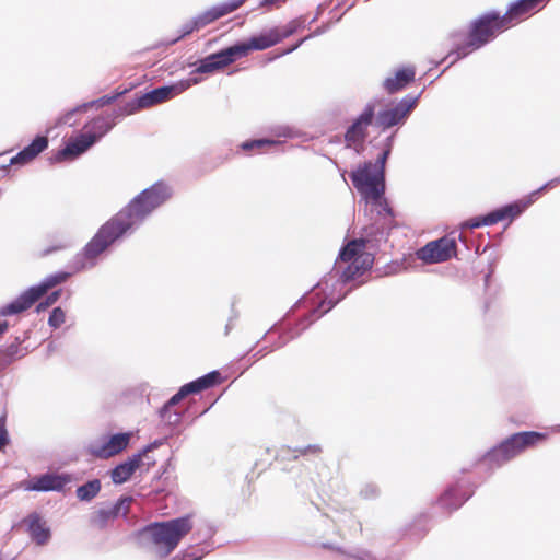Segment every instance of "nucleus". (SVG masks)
I'll return each instance as SVG.
<instances>
[{"instance_id": "f257e3e1", "label": "nucleus", "mask_w": 560, "mask_h": 560, "mask_svg": "<svg viewBox=\"0 0 560 560\" xmlns=\"http://www.w3.org/2000/svg\"><path fill=\"white\" fill-rule=\"evenodd\" d=\"M168 197V189L162 184H155L140 192L98 229L97 233L84 247L85 257L89 259L97 257L128 230L139 225L147 215Z\"/></svg>"}, {"instance_id": "f03ea898", "label": "nucleus", "mask_w": 560, "mask_h": 560, "mask_svg": "<svg viewBox=\"0 0 560 560\" xmlns=\"http://www.w3.org/2000/svg\"><path fill=\"white\" fill-rule=\"evenodd\" d=\"M191 529L189 516L150 524L142 532L144 547L154 557L165 558Z\"/></svg>"}, {"instance_id": "7ed1b4c3", "label": "nucleus", "mask_w": 560, "mask_h": 560, "mask_svg": "<svg viewBox=\"0 0 560 560\" xmlns=\"http://www.w3.org/2000/svg\"><path fill=\"white\" fill-rule=\"evenodd\" d=\"M506 30L508 27L499 13L490 12L481 15L471 23L466 39L457 44L456 59L479 49Z\"/></svg>"}, {"instance_id": "20e7f679", "label": "nucleus", "mask_w": 560, "mask_h": 560, "mask_svg": "<svg viewBox=\"0 0 560 560\" xmlns=\"http://www.w3.org/2000/svg\"><path fill=\"white\" fill-rule=\"evenodd\" d=\"M546 440L547 434L541 432L524 431L514 433L490 450L486 454L485 460L488 462L491 468L500 467L524 451L536 447Z\"/></svg>"}, {"instance_id": "39448f33", "label": "nucleus", "mask_w": 560, "mask_h": 560, "mask_svg": "<svg viewBox=\"0 0 560 560\" xmlns=\"http://www.w3.org/2000/svg\"><path fill=\"white\" fill-rule=\"evenodd\" d=\"M389 152L384 150L376 163L365 162L350 174L353 186L366 200L378 201L384 192V167Z\"/></svg>"}, {"instance_id": "423d86ee", "label": "nucleus", "mask_w": 560, "mask_h": 560, "mask_svg": "<svg viewBox=\"0 0 560 560\" xmlns=\"http://www.w3.org/2000/svg\"><path fill=\"white\" fill-rule=\"evenodd\" d=\"M369 238L348 242L339 253V261L347 266L341 271V280L348 282L362 276L373 266L374 257L366 250Z\"/></svg>"}, {"instance_id": "0eeeda50", "label": "nucleus", "mask_w": 560, "mask_h": 560, "mask_svg": "<svg viewBox=\"0 0 560 560\" xmlns=\"http://www.w3.org/2000/svg\"><path fill=\"white\" fill-rule=\"evenodd\" d=\"M71 277L70 272L59 271L46 277L39 284L25 290L14 301L0 308V316L20 314L31 308L49 290L65 283Z\"/></svg>"}, {"instance_id": "6e6552de", "label": "nucleus", "mask_w": 560, "mask_h": 560, "mask_svg": "<svg viewBox=\"0 0 560 560\" xmlns=\"http://www.w3.org/2000/svg\"><path fill=\"white\" fill-rule=\"evenodd\" d=\"M560 184V176L553 178L539 187L537 190L533 191L528 198V200H520L514 203L504 206L500 209H497L487 215L469 219L464 223V226L469 229L480 228L482 225H492L503 220H513L517 215H520L532 202L539 198V196L546 191L547 189L555 188Z\"/></svg>"}, {"instance_id": "1a4fd4ad", "label": "nucleus", "mask_w": 560, "mask_h": 560, "mask_svg": "<svg viewBox=\"0 0 560 560\" xmlns=\"http://www.w3.org/2000/svg\"><path fill=\"white\" fill-rule=\"evenodd\" d=\"M456 240L451 236H443L439 240L429 242L416 253L417 258L425 264H439L450 260L456 256Z\"/></svg>"}, {"instance_id": "9d476101", "label": "nucleus", "mask_w": 560, "mask_h": 560, "mask_svg": "<svg viewBox=\"0 0 560 560\" xmlns=\"http://www.w3.org/2000/svg\"><path fill=\"white\" fill-rule=\"evenodd\" d=\"M375 118V105L370 103L365 106L359 117L348 127L345 133L347 148L354 149L360 152L363 149L364 141L368 137V128L373 124Z\"/></svg>"}, {"instance_id": "9b49d317", "label": "nucleus", "mask_w": 560, "mask_h": 560, "mask_svg": "<svg viewBox=\"0 0 560 560\" xmlns=\"http://www.w3.org/2000/svg\"><path fill=\"white\" fill-rule=\"evenodd\" d=\"M291 32L280 34L278 28H271L266 33L250 37L247 42L238 43L233 45V49L236 54L237 59L245 57L252 50H265L277 44L283 38L290 36Z\"/></svg>"}, {"instance_id": "f8f14e48", "label": "nucleus", "mask_w": 560, "mask_h": 560, "mask_svg": "<svg viewBox=\"0 0 560 560\" xmlns=\"http://www.w3.org/2000/svg\"><path fill=\"white\" fill-rule=\"evenodd\" d=\"M221 382V374L218 371L210 372L196 381L185 384L164 405L161 409V417L165 418L166 412L172 406L178 404L189 394H197L205 389L211 388Z\"/></svg>"}, {"instance_id": "ddd939ff", "label": "nucleus", "mask_w": 560, "mask_h": 560, "mask_svg": "<svg viewBox=\"0 0 560 560\" xmlns=\"http://www.w3.org/2000/svg\"><path fill=\"white\" fill-rule=\"evenodd\" d=\"M131 439V433H117L108 439H105L103 442H94L89 446V452L91 455L97 458L107 459L113 457L124 450L127 448Z\"/></svg>"}, {"instance_id": "4468645a", "label": "nucleus", "mask_w": 560, "mask_h": 560, "mask_svg": "<svg viewBox=\"0 0 560 560\" xmlns=\"http://www.w3.org/2000/svg\"><path fill=\"white\" fill-rule=\"evenodd\" d=\"M237 10V4H232L231 1L214 5L205 12L197 15L189 23L185 25L184 35L190 34L194 31H199L212 22L234 12Z\"/></svg>"}, {"instance_id": "2eb2a0df", "label": "nucleus", "mask_w": 560, "mask_h": 560, "mask_svg": "<svg viewBox=\"0 0 560 560\" xmlns=\"http://www.w3.org/2000/svg\"><path fill=\"white\" fill-rule=\"evenodd\" d=\"M417 104V98H404L392 108L380 112L376 116V125L388 129L404 121Z\"/></svg>"}, {"instance_id": "dca6fc26", "label": "nucleus", "mask_w": 560, "mask_h": 560, "mask_svg": "<svg viewBox=\"0 0 560 560\" xmlns=\"http://www.w3.org/2000/svg\"><path fill=\"white\" fill-rule=\"evenodd\" d=\"M546 0H518L513 3L504 15H501L508 30L517 25L538 12Z\"/></svg>"}, {"instance_id": "f3484780", "label": "nucleus", "mask_w": 560, "mask_h": 560, "mask_svg": "<svg viewBox=\"0 0 560 560\" xmlns=\"http://www.w3.org/2000/svg\"><path fill=\"white\" fill-rule=\"evenodd\" d=\"M131 502V497H122L113 506L98 509L92 515V524L102 528L119 515L126 516L129 513Z\"/></svg>"}, {"instance_id": "a211bd4d", "label": "nucleus", "mask_w": 560, "mask_h": 560, "mask_svg": "<svg viewBox=\"0 0 560 560\" xmlns=\"http://www.w3.org/2000/svg\"><path fill=\"white\" fill-rule=\"evenodd\" d=\"M237 59L233 47L224 48L215 54H211L200 61L197 68L199 73H211L221 70Z\"/></svg>"}, {"instance_id": "6ab92c4d", "label": "nucleus", "mask_w": 560, "mask_h": 560, "mask_svg": "<svg viewBox=\"0 0 560 560\" xmlns=\"http://www.w3.org/2000/svg\"><path fill=\"white\" fill-rule=\"evenodd\" d=\"M94 143L95 137L83 132L75 137L73 140L69 141L63 149L58 151L54 160L56 162H61L65 160L74 159L85 152Z\"/></svg>"}, {"instance_id": "aec40b11", "label": "nucleus", "mask_w": 560, "mask_h": 560, "mask_svg": "<svg viewBox=\"0 0 560 560\" xmlns=\"http://www.w3.org/2000/svg\"><path fill=\"white\" fill-rule=\"evenodd\" d=\"M70 480L68 475L45 474L30 480L26 489L33 491H60Z\"/></svg>"}, {"instance_id": "412c9836", "label": "nucleus", "mask_w": 560, "mask_h": 560, "mask_svg": "<svg viewBox=\"0 0 560 560\" xmlns=\"http://www.w3.org/2000/svg\"><path fill=\"white\" fill-rule=\"evenodd\" d=\"M48 138L46 136H37L32 143L21 150L10 160V165H25L35 160L43 151L48 148Z\"/></svg>"}, {"instance_id": "4be33fe9", "label": "nucleus", "mask_w": 560, "mask_h": 560, "mask_svg": "<svg viewBox=\"0 0 560 560\" xmlns=\"http://www.w3.org/2000/svg\"><path fill=\"white\" fill-rule=\"evenodd\" d=\"M470 493L465 491L458 483L446 489L439 499L440 505L447 512L457 510L464 502L468 500Z\"/></svg>"}, {"instance_id": "5701e85b", "label": "nucleus", "mask_w": 560, "mask_h": 560, "mask_svg": "<svg viewBox=\"0 0 560 560\" xmlns=\"http://www.w3.org/2000/svg\"><path fill=\"white\" fill-rule=\"evenodd\" d=\"M142 454H136L128 460L117 465L112 471L110 477L114 483L120 485L130 479L135 471L140 467Z\"/></svg>"}, {"instance_id": "b1692460", "label": "nucleus", "mask_w": 560, "mask_h": 560, "mask_svg": "<svg viewBox=\"0 0 560 560\" xmlns=\"http://www.w3.org/2000/svg\"><path fill=\"white\" fill-rule=\"evenodd\" d=\"M416 71L412 67L401 68L396 71L395 75L392 78H387L383 86L387 93L394 94L404 88H406L410 82L415 80Z\"/></svg>"}, {"instance_id": "393cba45", "label": "nucleus", "mask_w": 560, "mask_h": 560, "mask_svg": "<svg viewBox=\"0 0 560 560\" xmlns=\"http://www.w3.org/2000/svg\"><path fill=\"white\" fill-rule=\"evenodd\" d=\"M174 86H161L138 96V106L142 109L150 108L170 100L174 94Z\"/></svg>"}, {"instance_id": "a878e982", "label": "nucleus", "mask_w": 560, "mask_h": 560, "mask_svg": "<svg viewBox=\"0 0 560 560\" xmlns=\"http://www.w3.org/2000/svg\"><path fill=\"white\" fill-rule=\"evenodd\" d=\"M28 532L37 545H44L50 538L49 528L46 527L45 521L36 513L28 516Z\"/></svg>"}, {"instance_id": "bb28decb", "label": "nucleus", "mask_w": 560, "mask_h": 560, "mask_svg": "<svg viewBox=\"0 0 560 560\" xmlns=\"http://www.w3.org/2000/svg\"><path fill=\"white\" fill-rule=\"evenodd\" d=\"M114 125V120H110L109 117L100 116L94 118L85 126V133L95 137L96 142L100 138L107 133Z\"/></svg>"}, {"instance_id": "cd10ccee", "label": "nucleus", "mask_w": 560, "mask_h": 560, "mask_svg": "<svg viewBox=\"0 0 560 560\" xmlns=\"http://www.w3.org/2000/svg\"><path fill=\"white\" fill-rule=\"evenodd\" d=\"M101 491V481L93 479L77 489V497L81 501H91Z\"/></svg>"}, {"instance_id": "c85d7f7f", "label": "nucleus", "mask_w": 560, "mask_h": 560, "mask_svg": "<svg viewBox=\"0 0 560 560\" xmlns=\"http://www.w3.org/2000/svg\"><path fill=\"white\" fill-rule=\"evenodd\" d=\"M278 144L275 140H268V139H258V140H252V141H245L241 144V148L244 151H250L253 149H262L265 147H271Z\"/></svg>"}, {"instance_id": "c756f323", "label": "nucleus", "mask_w": 560, "mask_h": 560, "mask_svg": "<svg viewBox=\"0 0 560 560\" xmlns=\"http://www.w3.org/2000/svg\"><path fill=\"white\" fill-rule=\"evenodd\" d=\"M66 320V313L61 307H55L48 318V324L54 328H59Z\"/></svg>"}, {"instance_id": "7c9ffc66", "label": "nucleus", "mask_w": 560, "mask_h": 560, "mask_svg": "<svg viewBox=\"0 0 560 560\" xmlns=\"http://www.w3.org/2000/svg\"><path fill=\"white\" fill-rule=\"evenodd\" d=\"M60 294H61V290L51 292L49 295H47V298L43 302H39L37 304L36 312L40 313V312L45 311L46 308H48L49 306H51L54 303H56L58 301V299L60 298Z\"/></svg>"}, {"instance_id": "2f4dec72", "label": "nucleus", "mask_w": 560, "mask_h": 560, "mask_svg": "<svg viewBox=\"0 0 560 560\" xmlns=\"http://www.w3.org/2000/svg\"><path fill=\"white\" fill-rule=\"evenodd\" d=\"M139 110H142L140 106H138V98H135L131 102L126 103L121 107H119V116L125 115H132L135 113H138Z\"/></svg>"}, {"instance_id": "473e14b6", "label": "nucleus", "mask_w": 560, "mask_h": 560, "mask_svg": "<svg viewBox=\"0 0 560 560\" xmlns=\"http://www.w3.org/2000/svg\"><path fill=\"white\" fill-rule=\"evenodd\" d=\"M122 93H118L114 96H103L102 98L95 101V102H91V103H88V104H84L82 106L83 109H86L91 106H93L94 104H98L100 106H104V105H108L110 104L113 101H115L117 98V96L121 95Z\"/></svg>"}, {"instance_id": "72a5a7b5", "label": "nucleus", "mask_w": 560, "mask_h": 560, "mask_svg": "<svg viewBox=\"0 0 560 560\" xmlns=\"http://www.w3.org/2000/svg\"><path fill=\"white\" fill-rule=\"evenodd\" d=\"M298 452L303 456H307V455L317 456L322 453V447L319 445H307L303 448L298 450Z\"/></svg>"}, {"instance_id": "f704fd0d", "label": "nucleus", "mask_w": 560, "mask_h": 560, "mask_svg": "<svg viewBox=\"0 0 560 560\" xmlns=\"http://www.w3.org/2000/svg\"><path fill=\"white\" fill-rule=\"evenodd\" d=\"M287 1L284 0H261L260 7H267L268 10L278 9L282 4H284Z\"/></svg>"}, {"instance_id": "c9c22d12", "label": "nucleus", "mask_w": 560, "mask_h": 560, "mask_svg": "<svg viewBox=\"0 0 560 560\" xmlns=\"http://www.w3.org/2000/svg\"><path fill=\"white\" fill-rule=\"evenodd\" d=\"M9 442L4 420H0V450Z\"/></svg>"}, {"instance_id": "e433bc0d", "label": "nucleus", "mask_w": 560, "mask_h": 560, "mask_svg": "<svg viewBox=\"0 0 560 560\" xmlns=\"http://www.w3.org/2000/svg\"><path fill=\"white\" fill-rule=\"evenodd\" d=\"M361 494L364 499H373L378 494V490L374 486H366L362 491Z\"/></svg>"}, {"instance_id": "4c0bfd02", "label": "nucleus", "mask_w": 560, "mask_h": 560, "mask_svg": "<svg viewBox=\"0 0 560 560\" xmlns=\"http://www.w3.org/2000/svg\"><path fill=\"white\" fill-rule=\"evenodd\" d=\"M9 324L8 322L3 320L0 322V337L8 330Z\"/></svg>"}, {"instance_id": "58836bf2", "label": "nucleus", "mask_w": 560, "mask_h": 560, "mask_svg": "<svg viewBox=\"0 0 560 560\" xmlns=\"http://www.w3.org/2000/svg\"><path fill=\"white\" fill-rule=\"evenodd\" d=\"M246 0H232V4H237V9L241 8Z\"/></svg>"}]
</instances>
